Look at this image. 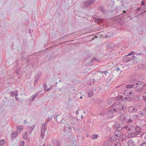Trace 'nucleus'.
Listing matches in <instances>:
<instances>
[{
	"instance_id": "nucleus-1",
	"label": "nucleus",
	"mask_w": 146,
	"mask_h": 146,
	"mask_svg": "<svg viewBox=\"0 0 146 146\" xmlns=\"http://www.w3.org/2000/svg\"><path fill=\"white\" fill-rule=\"evenodd\" d=\"M144 83L141 81H138L134 85V88H136L139 92H141L144 89Z\"/></svg>"
},
{
	"instance_id": "nucleus-2",
	"label": "nucleus",
	"mask_w": 146,
	"mask_h": 146,
	"mask_svg": "<svg viewBox=\"0 0 146 146\" xmlns=\"http://www.w3.org/2000/svg\"><path fill=\"white\" fill-rule=\"evenodd\" d=\"M125 96H133L134 94V92L132 90L129 89L126 90L123 92Z\"/></svg>"
},
{
	"instance_id": "nucleus-3",
	"label": "nucleus",
	"mask_w": 146,
	"mask_h": 146,
	"mask_svg": "<svg viewBox=\"0 0 146 146\" xmlns=\"http://www.w3.org/2000/svg\"><path fill=\"white\" fill-rule=\"evenodd\" d=\"M129 111L130 113L135 112L137 110V108L134 106H131L129 109Z\"/></svg>"
},
{
	"instance_id": "nucleus-4",
	"label": "nucleus",
	"mask_w": 146,
	"mask_h": 146,
	"mask_svg": "<svg viewBox=\"0 0 146 146\" xmlns=\"http://www.w3.org/2000/svg\"><path fill=\"white\" fill-rule=\"evenodd\" d=\"M107 116L108 118L110 119L111 118L114 117L113 113L109 110L108 111V114L107 115Z\"/></svg>"
},
{
	"instance_id": "nucleus-5",
	"label": "nucleus",
	"mask_w": 146,
	"mask_h": 146,
	"mask_svg": "<svg viewBox=\"0 0 146 146\" xmlns=\"http://www.w3.org/2000/svg\"><path fill=\"white\" fill-rule=\"evenodd\" d=\"M46 129V127H44V128H41V136L42 137V139L44 137L45 131Z\"/></svg>"
},
{
	"instance_id": "nucleus-6",
	"label": "nucleus",
	"mask_w": 146,
	"mask_h": 146,
	"mask_svg": "<svg viewBox=\"0 0 146 146\" xmlns=\"http://www.w3.org/2000/svg\"><path fill=\"white\" fill-rule=\"evenodd\" d=\"M18 134L17 131L14 132L12 133L11 134V139H15L16 137L18 135Z\"/></svg>"
},
{
	"instance_id": "nucleus-7",
	"label": "nucleus",
	"mask_w": 146,
	"mask_h": 146,
	"mask_svg": "<svg viewBox=\"0 0 146 146\" xmlns=\"http://www.w3.org/2000/svg\"><path fill=\"white\" fill-rule=\"evenodd\" d=\"M128 146H135V144L131 140L129 139L127 142Z\"/></svg>"
},
{
	"instance_id": "nucleus-8",
	"label": "nucleus",
	"mask_w": 146,
	"mask_h": 146,
	"mask_svg": "<svg viewBox=\"0 0 146 146\" xmlns=\"http://www.w3.org/2000/svg\"><path fill=\"white\" fill-rule=\"evenodd\" d=\"M135 130L136 131L135 132L136 133L135 134L136 135H139V133L140 132V131L141 130V129L139 127L136 126L135 128Z\"/></svg>"
},
{
	"instance_id": "nucleus-9",
	"label": "nucleus",
	"mask_w": 146,
	"mask_h": 146,
	"mask_svg": "<svg viewBox=\"0 0 146 146\" xmlns=\"http://www.w3.org/2000/svg\"><path fill=\"white\" fill-rule=\"evenodd\" d=\"M131 60V57L129 58L127 56L124 58V61L126 62H128L130 61Z\"/></svg>"
},
{
	"instance_id": "nucleus-10",
	"label": "nucleus",
	"mask_w": 146,
	"mask_h": 146,
	"mask_svg": "<svg viewBox=\"0 0 146 146\" xmlns=\"http://www.w3.org/2000/svg\"><path fill=\"white\" fill-rule=\"evenodd\" d=\"M146 114V112L143 110H142L140 111L138 113L139 115H140L141 117L142 116H144Z\"/></svg>"
},
{
	"instance_id": "nucleus-11",
	"label": "nucleus",
	"mask_w": 146,
	"mask_h": 146,
	"mask_svg": "<svg viewBox=\"0 0 146 146\" xmlns=\"http://www.w3.org/2000/svg\"><path fill=\"white\" fill-rule=\"evenodd\" d=\"M98 10L102 11L103 13L105 12L104 8L103 6H100L98 8Z\"/></svg>"
},
{
	"instance_id": "nucleus-12",
	"label": "nucleus",
	"mask_w": 146,
	"mask_h": 146,
	"mask_svg": "<svg viewBox=\"0 0 146 146\" xmlns=\"http://www.w3.org/2000/svg\"><path fill=\"white\" fill-rule=\"evenodd\" d=\"M68 116L67 115H66L61 120V122L62 123H65V122H66L67 120V118L66 117Z\"/></svg>"
},
{
	"instance_id": "nucleus-13",
	"label": "nucleus",
	"mask_w": 146,
	"mask_h": 146,
	"mask_svg": "<svg viewBox=\"0 0 146 146\" xmlns=\"http://www.w3.org/2000/svg\"><path fill=\"white\" fill-rule=\"evenodd\" d=\"M126 137L124 135L119 137L118 138V140L120 141H124L126 139Z\"/></svg>"
},
{
	"instance_id": "nucleus-14",
	"label": "nucleus",
	"mask_w": 146,
	"mask_h": 146,
	"mask_svg": "<svg viewBox=\"0 0 146 146\" xmlns=\"http://www.w3.org/2000/svg\"><path fill=\"white\" fill-rule=\"evenodd\" d=\"M88 96L89 98H91L93 96L94 94L92 90H89L88 93Z\"/></svg>"
},
{
	"instance_id": "nucleus-15",
	"label": "nucleus",
	"mask_w": 146,
	"mask_h": 146,
	"mask_svg": "<svg viewBox=\"0 0 146 146\" xmlns=\"http://www.w3.org/2000/svg\"><path fill=\"white\" fill-rule=\"evenodd\" d=\"M114 135L115 136L119 137L121 136V133L120 131H116L115 132Z\"/></svg>"
},
{
	"instance_id": "nucleus-16",
	"label": "nucleus",
	"mask_w": 146,
	"mask_h": 146,
	"mask_svg": "<svg viewBox=\"0 0 146 146\" xmlns=\"http://www.w3.org/2000/svg\"><path fill=\"white\" fill-rule=\"evenodd\" d=\"M124 99L126 100L130 101L133 100V98L130 96L125 97L124 98Z\"/></svg>"
},
{
	"instance_id": "nucleus-17",
	"label": "nucleus",
	"mask_w": 146,
	"mask_h": 146,
	"mask_svg": "<svg viewBox=\"0 0 146 146\" xmlns=\"http://www.w3.org/2000/svg\"><path fill=\"white\" fill-rule=\"evenodd\" d=\"M38 94L39 93H36L31 96V98H32V101H31V102H32L34 100L36 97L37 96Z\"/></svg>"
},
{
	"instance_id": "nucleus-18",
	"label": "nucleus",
	"mask_w": 146,
	"mask_h": 146,
	"mask_svg": "<svg viewBox=\"0 0 146 146\" xmlns=\"http://www.w3.org/2000/svg\"><path fill=\"white\" fill-rule=\"evenodd\" d=\"M90 5L88 1L84 3V6L85 8H87Z\"/></svg>"
},
{
	"instance_id": "nucleus-19",
	"label": "nucleus",
	"mask_w": 146,
	"mask_h": 146,
	"mask_svg": "<svg viewBox=\"0 0 146 146\" xmlns=\"http://www.w3.org/2000/svg\"><path fill=\"white\" fill-rule=\"evenodd\" d=\"M90 5L88 1L84 3V6L85 8H87Z\"/></svg>"
},
{
	"instance_id": "nucleus-20",
	"label": "nucleus",
	"mask_w": 146,
	"mask_h": 146,
	"mask_svg": "<svg viewBox=\"0 0 146 146\" xmlns=\"http://www.w3.org/2000/svg\"><path fill=\"white\" fill-rule=\"evenodd\" d=\"M115 106V107H117L118 106L121 104V103L118 101H116L114 103Z\"/></svg>"
},
{
	"instance_id": "nucleus-21",
	"label": "nucleus",
	"mask_w": 146,
	"mask_h": 146,
	"mask_svg": "<svg viewBox=\"0 0 146 146\" xmlns=\"http://www.w3.org/2000/svg\"><path fill=\"white\" fill-rule=\"evenodd\" d=\"M121 107L122 105L120 104L118 106L116 107V108L117 109V111H119V112H120L121 111Z\"/></svg>"
},
{
	"instance_id": "nucleus-22",
	"label": "nucleus",
	"mask_w": 146,
	"mask_h": 146,
	"mask_svg": "<svg viewBox=\"0 0 146 146\" xmlns=\"http://www.w3.org/2000/svg\"><path fill=\"white\" fill-rule=\"evenodd\" d=\"M17 130L19 131H20L21 130L23 129V126L21 125L17 126Z\"/></svg>"
},
{
	"instance_id": "nucleus-23",
	"label": "nucleus",
	"mask_w": 146,
	"mask_h": 146,
	"mask_svg": "<svg viewBox=\"0 0 146 146\" xmlns=\"http://www.w3.org/2000/svg\"><path fill=\"white\" fill-rule=\"evenodd\" d=\"M117 110L116 108L115 107V108H114L113 109H111L109 110H110L111 111H112L113 113V112H116L117 111Z\"/></svg>"
},
{
	"instance_id": "nucleus-24",
	"label": "nucleus",
	"mask_w": 146,
	"mask_h": 146,
	"mask_svg": "<svg viewBox=\"0 0 146 146\" xmlns=\"http://www.w3.org/2000/svg\"><path fill=\"white\" fill-rule=\"evenodd\" d=\"M11 95L12 97L17 96L18 94H17L14 92L12 91L11 93Z\"/></svg>"
},
{
	"instance_id": "nucleus-25",
	"label": "nucleus",
	"mask_w": 146,
	"mask_h": 146,
	"mask_svg": "<svg viewBox=\"0 0 146 146\" xmlns=\"http://www.w3.org/2000/svg\"><path fill=\"white\" fill-rule=\"evenodd\" d=\"M123 96H122L120 95L119 96L117 97H116V100H120L121 99H123Z\"/></svg>"
},
{
	"instance_id": "nucleus-26",
	"label": "nucleus",
	"mask_w": 146,
	"mask_h": 146,
	"mask_svg": "<svg viewBox=\"0 0 146 146\" xmlns=\"http://www.w3.org/2000/svg\"><path fill=\"white\" fill-rule=\"evenodd\" d=\"M134 85L133 84H128L126 86V88H132L134 86Z\"/></svg>"
},
{
	"instance_id": "nucleus-27",
	"label": "nucleus",
	"mask_w": 146,
	"mask_h": 146,
	"mask_svg": "<svg viewBox=\"0 0 146 146\" xmlns=\"http://www.w3.org/2000/svg\"><path fill=\"white\" fill-rule=\"evenodd\" d=\"M5 141L4 139H1L0 141V146H2L5 143Z\"/></svg>"
},
{
	"instance_id": "nucleus-28",
	"label": "nucleus",
	"mask_w": 146,
	"mask_h": 146,
	"mask_svg": "<svg viewBox=\"0 0 146 146\" xmlns=\"http://www.w3.org/2000/svg\"><path fill=\"white\" fill-rule=\"evenodd\" d=\"M28 136V134L26 133L23 135V138L24 139H26L27 138Z\"/></svg>"
},
{
	"instance_id": "nucleus-29",
	"label": "nucleus",
	"mask_w": 146,
	"mask_h": 146,
	"mask_svg": "<svg viewBox=\"0 0 146 146\" xmlns=\"http://www.w3.org/2000/svg\"><path fill=\"white\" fill-rule=\"evenodd\" d=\"M88 1L90 5L93 4L94 3L95 0H88Z\"/></svg>"
},
{
	"instance_id": "nucleus-30",
	"label": "nucleus",
	"mask_w": 146,
	"mask_h": 146,
	"mask_svg": "<svg viewBox=\"0 0 146 146\" xmlns=\"http://www.w3.org/2000/svg\"><path fill=\"white\" fill-rule=\"evenodd\" d=\"M135 133H136L135 132H131L130 134H131V137H130V138L133 137L134 136H135V135H136V134Z\"/></svg>"
},
{
	"instance_id": "nucleus-31",
	"label": "nucleus",
	"mask_w": 146,
	"mask_h": 146,
	"mask_svg": "<svg viewBox=\"0 0 146 146\" xmlns=\"http://www.w3.org/2000/svg\"><path fill=\"white\" fill-rule=\"evenodd\" d=\"M136 82V81L135 79L134 78H133L131 79L130 82L132 84H133L135 82Z\"/></svg>"
},
{
	"instance_id": "nucleus-32",
	"label": "nucleus",
	"mask_w": 146,
	"mask_h": 146,
	"mask_svg": "<svg viewBox=\"0 0 146 146\" xmlns=\"http://www.w3.org/2000/svg\"><path fill=\"white\" fill-rule=\"evenodd\" d=\"M119 126H120V125H119V123L117 122L115 123L114 125V127L116 129Z\"/></svg>"
},
{
	"instance_id": "nucleus-33",
	"label": "nucleus",
	"mask_w": 146,
	"mask_h": 146,
	"mask_svg": "<svg viewBox=\"0 0 146 146\" xmlns=\"http://www.w3.org/2000/svg\"><path fill=\"white\" fill-rule=\"evenodd\" d=\"M114 146H121V144L119 142H116L114 143Z\"/></svg>"
},
{
	"instance_id": "nucleus-34",
	"label": "nucleus",
	"mask_w": 146,
	"mask_h": 146,
	"mask_svg": "<svg viewBox=\"0 0 146 146\" xmlns=\"http://www.w3.org/2000/svg\"><path fill=\"white\" fill-rule=\"evenodd\" d=\"M122 128L120 126L116 129V131H120L122 130Z\"/></svg>"
},
{
	"instance_id": "nucleus-35",
	"label": "nucleus",
	"mask_w": 146,
	"mask_h": 146,
	"mask_svg": "<svg viewBox=\"0 0 146 146\" xmlns=\"http://www.w3.org/2000/svg\"><path fill=\"white\" fill-rule=\"evenodd\" d=\"M25 145V142L23 141H22L20 142V146H24Z\"/></svg>"
},
{
	"instance_id": "nucleus-36",
	"label": "nucleus",
	"mask_w": 146,
	"mask_h": 146,
	"mask_svg": "<svg viewBox=\"0 0 146 146\" xmlns=\"http://www.w3.org/2000/svg\"><path fill=\"white\" fill-rule=\"evenodd\" d=\"M112 99H110L108 100V102H107L108 104L109 105H110V104H111L112 103Z\"/></svg>"
},
{
	"instance_id": "nucleus-37",
	"label": "nucleus",
	"mask_w": 146,
	"mask_h": 146,
	"mask_svg": "<svg viewBox=\"0 0 146 146\" xmlns=\"http://www.w3.org/2000/svg\"><path fill=\"white\" fill-rule=\"evenodd\" d=\"M43 87L44 89V91L45 92L46 91V89H47V88H48L47 86V84L46 83H45L44 84V86H43Z\"/></svg>"
},
{
	"instance_id": "nucleus-38",
	"label": "nucleus",
	"mask_w": 146,
	"mask_h": 146,
	"mask_svg": "<svg viewBox=\"0 0 146 146\" xmlns=\"http://www.w3.org/2000/svg\"><path fill=\"white\" fill-rule=\"evenodd\" d=\"M98 135L97 134L94 135H93L92 138L93 139L97 138L98 137Z\"/></svg>"
},
{
	"instance_id": "nucleus-39",
	"label": "nucleus",
	"mask_w": 146,
	"mask_h": 146,
	"mask_svg": "<svg viewBox=\"0 0 146 146\" xmlns=\"http://www.w3.org/2000/svg\"><path fill=\"white\" fill-rule=\"evenodd\" d=\"M48 121V120H47V121L42 126V127L41 128H43L44 127H46V125Z\"/></svg>"
},
{
	"instance_id": "nucleus-40",
	"label": "nucleus",
	"mask_w": 146,
	"mask_h": 146,
	"mask_svg": "<svg viewBox=\"0 0 146 146\" xmlns=\"http://www.w3.org/2000/svg\"><path fill=\"white\" fill-rule=\"evenodd\" d=\"M121 110H123L124 111L126 109V107L125 106H122V107H121Z\"/></svg>"
},
{
	"instance_id": "nucleus-41",
	"label": "nucleus",
	"mask_w": 146,
	"mask_h": 146,
	"mask_svg": "<svg viewBox=\"0 0 146 146\" xmlns=\"http://www.w3.org/2000/svg\"><path fill=\"white\" fill-rule=\"evenodd\" d=\"M131 60H134L135 59L137 58V57L135 56H133L131 57Z\"/></svg>"
},
{
	"instance_id": "nucleus-42",
	"label": "nucleus",
	"mask_w": 146,
	"mask_h": 146,
	"mask_svg": "<svg viewBox=\"0 0 146 146\" xmlns=\"http://www.w3.org/2000/svg\"><path fill=\"white\" fill-rule=\"evenodd\" d=\"M100 72L101 73H104L105 74V75H106V73H108V71L107 70H105L104 71H102L101 72V71H100Z\"/></svg>"
},
{
	"instance_id": "nucleus-43",
	"label": "nucleus",
	"mask_w": 146,
	"mask_h": 146,
	"mask_svg": "<svg viewBox=\"0 0 146 146\" xmlns=\"http://www.w3.org/2000/svg\"><path fill=\"white\" fill-rule=\"evenodd\" d=\"M142 47L144 49V51L145 52L146 51V45H142Z\"/></svg>"
},
{
	"instance_id": "nucleus-44",
	"label": "nucleus",
	"mask_w": 146,
	"mask_h": 146,
	"mask_svg": "<svg viewBox=\"0 0 146 146\" xmlns=\"http://www.w3.org/2000/svg\"><path fill=\"white\" fill-rule=\"evenodd\" d=\"M134 54V51H133L129 53L128 54L127 56H130L131 55Z\"/></svg>"
},
{
	"instance_id": "nucleus-45",
	"label": "nucleus",
	"mask_w": 146,
	"mask_h": 146,
	"mask_svg": "<svg viewBox=\"0 0 146 146\" xmlns=\"http://www.w3.org/2000/svg\"><path fill=\"white\" fill-rule=\"evenodd\" d=\"M96 61H98L97 59L96 58H94L92 59L91 61L93 62Z\"/></svg>"
},
{
	"instance_id": "nucleus-46",
	"label": "nucleus",
	"mask_w": 146,
	"mask_h": 146,
	"mask_svg": "<svg viewBox=\"0 0 146 146\" xmlns=\"http://www.w3.org/2000/svg\"><path fill=\"white\" fill-rule=\"evenodd\" d=\"M140 146H146V142L142 143Z\"/></svg>"
},
{
	"instance_id": "nucleus-47",
	"label": "nucleus",
	"mask_w": 146,
	"mask_h": 146,
	"mask_svg": "<svg viewBox=\"0 0 146 146\" xmlns=\"http://www.w3.org/2000/svg\"><path fill=\"white\" fill-rule=\"evenodd\" d=\"M63 86L61 88H60L59 89V90L62 92H64V91L62 90V88H63Z\"/></svg>"
},
{
	"instance_id": "nucleus-48",
	"label": "nucleus",
	"mask_w": 146,
	"mask_h": 146,
	"mask_svg": "<svg viewBox=\"0 0 146 146\" xmlns=\"http://www.w3.org/2000/svg\"><path fill=\"white\" fill-rule=\"evenodd\" d=\"M52 88L51 87H50L49 88H47L46 90V92H47L48 91L50 90Z\"/></svg>"
},
{
	"instance_id": "nucleus-49",
	"label": "nucleus",
	"mask_w": 146,
	"mask_h": 146,
	"mask_svg": "<svg viewBox=\"0 0 146 146\" xmlns=\"http://www.w3.org/2000/svg\"><path fill=\"white\" fill-rule=\"evenodd\" d=\"M52 142L53 144L54 145H55L56 143V141L54 139H53L52 140Z\"/></svg>"
},
{
	"instance_id": "nucleus-50",
	"label": "nucleus",
	"mask_w": 146,
	"mask_h": 146,
	"mask_svg": "<svg viewBox=\"0 0 146 146\" xmlns=\"http://www.w3.org/2000/svg\"><path fill=\"white\" fill-rule=\"evenodd\" d=\"M37 80H38V79H36L34 81V83L35 84H36L37 82Z\"/></svg>"
},
{
	"instance_id": "nucleus-51",
	"label": "nucleus",
	"mask_w": 146,
	"mask_h": 146,
	"mask_svg": "<svg viewBox=\"0 0 146 146\" xmlns=\"http://www.w3.org/2000/svg\"><path fill=\"white\" fill-rule=\"evenodd\" d=\"M114 139H112V138H110L109 139V141H111V142H113V140Z\"/></svg>"
},
{
	"instance_id": "nucleus-52",
	"label": "nucleus",
	"mask_w": 146,
	"mask_h": 146,
	"mask_svg": "<svg viewBox=\"0 0 146 146\" xmlns=\"http://www.w3.org/2000/svg\"><path fill=\"white\" fill-rule=\"evenodd\" d=\"M143 100L145 101H146V96H143Z\"/></svg>"
},
{
	"instance_id": "nucleus-53",
	"label": "nucleus",
	"mask_w": 146,
	"mask_h": 146,
	"mask_svg": "<svg viewBox=\"0 0 146 146\" xmlns=\"http://www.w3.org/2000/svg\"><path fill=\"white\" fill-rule=\"evenodd\" d=\"M111 107L112 108H114V107H115V106L114 104V103H113V104L111 106Z\"/></svg>"
},
{
	"instance_id": "nucleus-54",
	"label": "nucleus",
	"mask_w": 146,
	"mask_h": 146,
	"mask_svg": "<svg viewBox=\"0 0 146 146\" xmlns=\"http://www.w3.org/2000/svg\"><path fill=\"white\" fill-rule=\"evenodd\" d=\"M145 5V3L143 1H141V5Z\"/></svg>"
},
{
	"instance_id": "nucleus-55",
	"label": "nucleus",
	"mask_w": 146,
	"mask_h": 146,
	"mask_svg": "<svg viewBox=\"0 0 146 146\" xmlns=\"http://www.w3.org/2000/svg\"><path fill=\"white\" fill-rule=\"evenodd\" d=\"M136 54L137 55H143V54H142V53H137Z\"/></svg>"
},
{
	"instance_id": "nucleus-56",
	"label": "nucleus",
	"mask_w": 146,
	"mask_h": 146,
	"mask_svg": "<svg viewBox=\"0 0 146 146\" xmlns=\"http://www.w3.org/2000/svg\"><path fill=\"white\" fill-rule=\"evenodd\" d=\"M141 9L140 7H137L136 10V11H138L140 10Z\"/></svg>"
},
{
	"instance_id": "nucleus-57",
	"label": "nucleus",
	"mask_w": 146,
	"mask_h": 146,
	"mask_svg": "<svg viewBox=\"0 0 146 146\" xmlns=\"http://www.w3.org/2000/svg\"><path fill=\"white\" fill-rule=\"evenodd\" d=\"M57 146H60V142H59L57 143Z\"/></svg>"
},
{
	"instance_id": "nucleus-58",
	"label": "nucleus",
	"mask_w": 146,
	"mask_h": 146,
	"mask_svg": "<svg viewBox=\"0 0 146 146\" xmlns=\"http://www.w3.org/2000/svg\"><path fill=\"white\" fill-rule=\"evenodd\" d=\"M132 121V120H131V119H129L128 120L127 122H131Z\"/></svg>"
},
{
	"instance_id": "nucleus-59",
	"label": "nucleus",
	"mask_w": 146,
	"mask_h": 146,
	"mask_svg": "<svg viewBox=\"0 0 146 146\" xmlns=\"http://www.w3.org/2000/svg\"><path fill=\"white\" fill-rule=\"evenodd\" d=\"M15 99H16V100H17V101H18L19 99V98L17 97V96H15Z\"/></svg>"
},
{
	"instance_id": "nucleus-60",
	"label": "nucleus",
	"mask_w": 146,
	"mask_h": 146,
	"mask_svg": "<svg viewBox=\"0 0 146 146\" xmlns=\"http://www.w3.org/2000/svg\"><path fill=\"white\" fill-rule=\"evenodd\" d=\"M78 110H78L76 111V115H78V113H79V112H78Z\"/></svg>"
},
{
	"instance_id": "nucleus-61",
	"label": "nucleus",
	"mask_w": 146,
	"mask_h": 146,
	"mask_svg": "<svg viewBox=\"0 0 146 146\" xmlns=\"http://www.w3.org/2000/svg\"><path fill=\"white\" fill-rule=\"evenodd\" d=\"M72 127H71L70 126H69L68 127V128L70 130H71V129H72Z\"/></svg>"
},
{
	"instance_id": "nucleus-62",
	"label": "nucleus",
	"mask_w": 146,
	"mask_h": 146,
	"mask_svg": "<svg viewBox=\"0 0 146 146\" xmlns=\"http://www.w3.org/2000/svg\"><path fill=\"white\" fill-rule=\"evenodd\" d=\"M32 98L31 99H29V101H30L31 103V101H32Z\"/></svg>"
},
{
	"instance_id": "nucleus-63",
	"label": "nucleus",
	"mask_w": 146,
	"mask_h": 146,
	"mask_svg": "<svg viewBox=\"0 0 146 146\" xmlns=\"http://www.w3.org/2000/svg\"><path fill=\"white\" fill-rule=\"evenodd\" d=\"M144 13V12H142V13H141L139 15H141L142 14H143V13Z\"/></svg>"
},
{
	"instance_id": "nucleus-64",
	"label": "nucleus",
	"mask_w": 146,
	"mask_h": 146,
	"mask_svg": "<svg viewBox=\"0 0 146 146\" xmlns=\"http://www.w3.org/2000/svg\"><path fill=\"white\" fill-rule=\"evenodd\" d=\"M144 110L146 111V106L144 108Z\"/></svg>"
}]
</instances>
